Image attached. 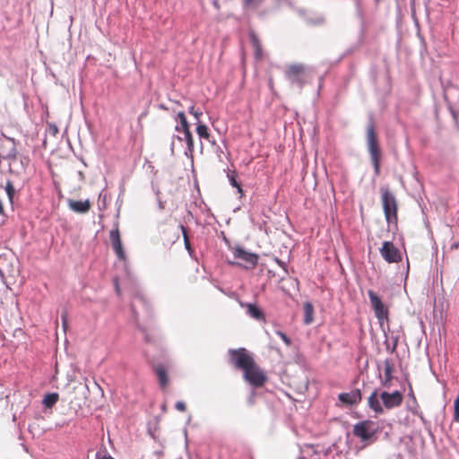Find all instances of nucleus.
<instances>
[{
  "label": "nucleus",
  "instance_id": "c756f323",
  "mask_svg": "<svg viewBox=\"0 0 459 459\" xmlns=\"http://www.w3.org/2000/svg\"><path fill=\"white\" fill-rule=\"evenodd\" d=\"M230 181H231L232 186H234L238 188V192H242V188H241L240 185L238 184V182L236 181V179L234 178H232L230 179Z\"/></svg>",
  "mask_w": 459,
  "mask_h": 459
},
{
  "label": "nucleus",
  "instance_id": "58836bf2",
  "mask_svg": "<svg viewBox=\"0 0 459 459\" xmlns=\"http://www.w3.org/2000/svg\"><path fill=\"white\" fill-rule=\"evenodd\" d=\"M53 131H55V133L57 132V128L56 127L53 128Z\"/></svg>",
  "mask_w": 459,
  "mask_h": 459
},
{
  "label": "nucleus",
  "instance_id": "bb28decb",
  "mask_svg": "<svg viewBox=\"0 0 459 459\" xmlns=\"http://www.w3.org/2000/svg\"><path fill=\"white\" fill-rule=\"evenodd\" d=\"M134 299L140 301L146 308H149V302L142 295H136Z\"/></svg>",
  "mask_w": 459,
  "mask_h": 459
},
{
  "label": "nucleus",
  "instance_id": "f704fd0d",
  "mask_svg": "<svg viewBox=\"0 0 459 459\" xmlns=\"http://www.w3.org/2000/svg\"><path fill=\"white\" fill-rule=\"evenodd\" d=\"M99 459H115L114 457H112L111 455H103L102 457H99Z\"/></svg>",
  "mask_w": 459,
  "mask_h": 459
},
{
  "label": "nucleus",
  "instance_id": "4be33fe9",
  "mask_svg": "<svg viewBox=\"0 0 459 459\" xmlns=\"http://www.w3.org/2000/svg\"><path fill=\"white\" fill-rule=\"evenodd\" d=\"M182 133L184 134L185 140H186V145H187L186 154L189 153L192 156V153H193L194 148H195L193 134H192L190 129H188L187 131H184Z\"/></svg>",
  "mask_w": 459,
  "mask_h": 459
},
{
  "label": "nucleus",
  "instance_id": "393cba45",
  "mask_svg": "<svg viewBox=\"0 0 459 459\" xmlns=\"http://www.w3.org/2000/svg\"><path fill=\"white\" fill-rule=\"evenodd\" d=\"M263 0H244V4L246 6L248 7H255L257 6L262 3Z\"/></svg>",
  "mask_w": 459,
  "mask_h": 459
},
{
  "label": "nucleus",
  "instance_id": "ea45409f",
  "mask_svg": "<svg viewBox=\"0 0 459 459\" xmlns=\"http://www.w3.org/2000/svg\"><path fill=\"white\" fill-rule=\"evenodd\" d=\"M53 131H55V133L57 132V128L56 127L53 128Z\"/></svg>",
  "mask_w": 459,
  "mask_h": 459
},
{
  "label": "nucleus",
  "instance_id": "4468645a",
  "mask_svg": "<svg viewBox=\"0 0 459 459\" xmlns=\"http://www.w3.org/2000/svg\"><path fill=\"white\" fill-rule=\"evenodd\" d=\"M243 307L247 308V314L254 319L258 321H264L265 317L263 311L255 305L252 303L241 304Z\"/></svg>",
  "mask_w": 459,
  "mask_h": 459
},
{
  "label": "nucleus",
  "instance_id": "ddd939ff",
  "mask_svg": "<svg viewBox=\"0 0 459 459\" xmlns=\"http://www.w3.org/2000/svg\"><path fill=\"white\" fill-rule=\"evenodd\" d=\"M153 370L160 387L165 388L169 385L168 368L163 364L159 363L153 366Z\"/></svg>",
  "mask_w": 459,
  "mask_h": 459
},
{
  "label": "nucleus",
  "instance_id": "473e14b6",
  "mask_svg": "<svg viewBox=\"0 0 459 459\" xmlns=\"http://www.w3.org/2000/svg\"><path fill=\"white\" fill-rule=\"evenodd\" d=\"M338 398L342 403H344V393L339 394Z\"/></svg>",
  "mask_w": 459,
  "mask_h": 459
},
{
  "label": "nucleus",
  "instance_id": "f8f14e48",
  "mask_svg": "<svg viewBox=\"0 0 459 459\" xmlns=\"http://www.w3.org/2000/svg\"><path fill=\"white\" fill-rule=\"evenodd\" d=\"M69 208L77 213H86L91 210V204L89 200L78 201V200H68Z\"/></svg>",
  "mask_w": 459,
  "mask_h": 459
},
{
  "label": "nucleus",
  "instance_id": "7c9ffc66",
  "mask_svg": "<svg viewBox=\"0 0 459 459\" xmlns=\"http://www.w3.org/2000/svg\"><path fill=\"white\" fill-rule=\"evenodd\" d=\"M454 409L455 411H459V395L457 396V398L455 400V403H454Z\"/></svg>",
  "mask_w": 459,
  "mask_h": 459
},
{
  "label": "nucleus",
  "instance_id": "9d476101",
  "mask_svg": "<svg viewBox=\"0 0 459 459\" xmlns=\"http://www.w3.org/2000/svg\"><path fill=\"white\" fill-rule=\"evenodd\" d=\"M235 258L246 263L247 266L255 267L258 261V256L253 253H249L241 247H237L233 251Z\"/></svg>",
  "mask_w": 459,
  "mask_h": 459
},
{
  "label": "nucleus",
  "instance_id": "20e7f679",
  "mask_svg": "<svg viewBox=\"0 0 459 459\" xmlns=\"http://www.w3.org/2000/svg\"><path fill=\"white\" fill-rule=\"evenodd\" d=\"M381 200L386 221L389 224H396L398 220V204L394 195L387 188L382 189Z\"/></svg>",
  "mask_w": 459,
  "mask_h": 459
},
{
  "label": "nucleus",
  "instance_id": "dca6fc26",
  "mask_svg": "<svg viewBox=\"0 0 459 459\" xmlns=\"http://www.w3.org/2000/svg\"><path fill=\"white\" fill-rule=\"evenodd\" d=\"M393 371L394 365L391 359H385L384 361V374H385V381L383 383L384 386H387L393 378Z\"/></svg>",
  "mask_w": 459,
  "mask_h": 459
},
{
  "label": "nucleus",
  "instance_id": "f257e3e1",
  "mask_svg": "<svg viewBox=\"0 0 459 459\" xmlns=\"http://www.w3.org/2000/svg\"><path fill=\"white\" fill-rule=\"evenodd\" d=\"M230 362L243 372V378L255 388L263 387L268 380L267 374L255 360L254 356L245 348L230 350Z\"/></svg>",
  "mask_w": 459,
  "mask_h": 459
},
{
  "label": "nucleus",
  "instance_id": "0eeeda50",
  "mask_svg": "<svg viewBox=\"0 0 459 459\" xmlns=\"http://www.w3.org/2000/svg\"><path fill=\"white\" fill-rule=\"evenodd\" d=\"M380 398L383 402L385 408H386L387 410L399 407L403 400V394L399 391H394L393 393L384 391L381 393Z\"/></svg>",
  "mask_w": 459,
  "mask_h": 459
},
{
  "label": "nucleus",
  "instance_id": "72a5a7b5",
  "mask_svg": "<svg viewBox=\"0 0 459 459\" xmlns=\"http://www.w3.org/2000/svg\"><path fill=\"white\" fill-rule=\"evenodd\" d=\"M131 309H132V312H133L134 316L136 317L137 316V312L135 310V305L134 303H132V305H131Z\"/></svg>",
  "mask_w": 459,
  "mask_h": 459
},
{
  "label": "nucleus",
  "instance_id": "c9c22d12",
  "mask_svg": "<svg viewBox=\"0 0 459 459\" xmlns=\"http://www.w3.org/2000/svg\"><path fill=\"white\" fill-rule=\"evenodd\" d=\"M269 87H270L271 90L273 89V78L269 79Z\"/></svg>",
  "mask_w": 459,
  "mask_h": 459
},
{
  "label": "nucleus",
  "instance_id": "e433bc0d",
  "mask_svg": "<svg viewBox=\"0 0 459 459\" xmlns=\"http://www.w3.org/2000/svg\"><path fill=\"white\" fill-rule=\"evenodd\" d=\"M195 111H196V109H195V107L194 106H191L189 108V113L193 116V114L195 113Z\"/></svg>",
  "mask_w": 459,
  "mask_h": 459
},
{
  "label": "nucleus",
  "instance_id": "6e6552de",
  "mask_svg": "<svg viewBox=\"0 0 459 459\" xmlns=\"http://www.w3.org/2000/svg\"><path fill=\"white\" fill-rule=\"evenodd\" d=\"M109 239L117 258L121 261H125L126 255L123 248L118 224H117L116 227L112 230H110Z\"/></svg>",
  "mask_w": 459,
  "mask_h": 459
},
{
  "label": "nucleus",
  "instance_id": "c85d7f7f",
  "mask_svg": "<svg viewBox=\"0 0 459 459\" xmlns=\"http://www.w3.org/2000/svg\"><path fill=\"white\" fill-rule=\"evenodd\" d=\"M202 114H203L202 111H200L198 109H196V111H195V113L193 114V117L195 118L196 123H202L200 121Z\"/></svg>",
  "mask_w": 459,
  "mask_h": 459
},
{
  "label": "nucleus",
  "instance_id": "a211bd4d",
  "mask_svg": "<svg viewBox=\"0 0 459 459\" xmlns=\"http://www.w3.org/2000/svg\"><path fill=\"white\" fill-rule=\"evenodd\" d=\"M361 401V393L359 388L346 394V404H356Z\"/></svg>",
  "mask_w": 459,
  "mask_h": 459
},
{
  "label": "nucleus",
  "instance_id": "a878e982",
  "mask_svg": "<svg viewBox=\"0 0 459 459\" xmlns=\"http://www.w3.org/2000/svg\"><path fill=\"white\" fill-rule=\"evenodd\" d=\"M175 408L179 411H186V403L184 402H181V401H178L175 404Z\"/></svg>",
  "mask_w": 459,
  "mask_h": 459
},
{
  "label": "nucleus",
  "instance_id": "b1692460",
  "mask_svg": "<svg viewBox=\"0 0 459 459\" xmlns=\"http://www.w3.org/2000/svg\"><path fill=\"white\" fill-rule=\"evenodd\" d=\"M5 191H6V194L8 195V197H9V200L11 202H13L15 190H14V187H13V186L11 181H8L6 183V185H5Z\"/></svg>",
  "mask_w": 459,
  "mask_h": 459
},
{
  "label": "nucleus",
  "instance_id": "f03ea898",
  "mask_svg": "<svg viewBox=\"0 0 459 459\" xmlns=\"http://www.w3.org/2000/svg\"><path fill=\"white\" fill-rule=\"evenodd\" d=\"M287 79L299 88L310 83L315 74L301 64H291L285 71Z\"/></svg>",
  "mask_w": 459,
  "mask_h": 459
},
{
  "label": "nucleus",
  "instance_id": "2f4dec72",
  "mask_svg": "<svg viewBox=\"0 0 459 459\" xmlns=\"http://www.w3.org/2000/svg\"><path fill=\"white\" fill-rule=\"evenodd\" d=\"M454 420L459 422V411H455L454 412Z\"/></svg>",
  "mask_w": 459,
  "mask_h": 459
},
{
  "label": "nucleus",
  "instance_id": "5701e85b",
  "mask_svg": "<svg viewBox=\"0 0 459 459\" xmlns=\"http://www.w3.org/2000/svg\"><path fill=\"white\" fill-rule=\"evenodd\" d=\"M180 229H181V231H182L185 247H186V248L189 252H191L192 251V247H191V244H190V240H189V237H188V233H187L186 228L184 225H180Z\"/></svg>",
  "mask_w": 459,
  "mask_h": 459
},
{
  "label": "nucleus",
  "instance_id": "1a4fd4ad",
  "mask_svg": "<svg viewBox=\"0 0 459 459\" xmlns=\"http://www.w3.org/2000/svg\"><path fill=\"white\" fill-rule=\"evenodd\" d=\"M373 423L368 420H365L362 422H359L354 426L353 429V434L357 437L361 438L362 440H368L369 439L373 434Z\"/></svg>",
  "mask_w": 459,
  "mask_h": 459
},
{
  "label": "nucleus",
  "instance_id": "4c0bfd02",
  "mask_svg": "<svg viewBox=\"0 0 459 459\" xmlns=\"http://www.w3.org/2000/svg\"><path fill=\"white\" fill-rule=\"evenodd\" d=\"M453 247L457 248V247H458V244H455V245H453Z\"/></svg>",
  "mask_w": 459,
  "mask_h": 459
},
{
  "label": "nucleus",
  "instance_id": "f3484780",
  "mask_svg": "<svg viewBox=\"0 0 459 459\" xmlns=\"http://www.w3.org/2000/svg\"><path fill=\"white\" fill-rule=\"evenodd\" d=\"M177 118L179 120V125L175 127L178 132H184L190 129V125L186 119V117L183 111H179L177 114Z\"/></svg>",
  "mask_w": 459,
  "mask_h": 459
},
{
  "label": "nucleus",
  "instance_id": "39448f33",
  "mask_svg": "<svg viewBox=\"0 0 459 459\" xmlns=\"http://www.w3.org/2000/svg\"><path fill=\"white\" fill-rule=\"evenodd\" d=\"M368 295L375 316L378 321L381 323L384 319H387L388 308L385 306L380 298L373 290H368Z\"/></svg>",
  "mask_w": 459,
  "mask_h": 459
},
{
  "label": "nucleus",
  "instance_id": "6ab92c4d",
  "mask_svg": "<svg viewBox=\"0 0 459 459\" xmlns=\"http://www.w3.org/2000/svg\"><path fill=\"white\" fill-rule=\"evenodd\" d=\"M304 310V323L309 325L313 322L314 307L311 303L306 302L303 307Z\"/></svg>",
  "mask_w": 459,
  "mask_h": 459
},
{
  "label": "nucleus",
  "instance_id": "2eb2a0df",
  "mask_svg": "<svg viewBox=\"0 0 459 459\" xmlns=\"http://www.w3.org/2000/svg\"><path fill=\"white\" fill-rule=\"evenodd\" d=\"M368 405L376 413L384 412V409L379 402L377 391H374L368 397Z\"/></svg>",
  "mask_w": 459,
  "mask_h": 459
},
{
  "label": "nucleus",
  "instance_id": "423d86ee",
  "mask_svg": "<svg viewBox=\"0 0 459 459\" xmlns=\"http://www.w3.org/2000/svg\"><path fill=\"white\" fill-rule=\"evenodd\" d=\"M379 251L382 257L389 264L398 263L402 260L400 250L393 242L385 241Z\"/></svg>",
  "mask_w": 459,
  "mask_h": 459
},
{
  "label": "nucleus",
  "instance_id": "cd10ccee",
  "mask_svg": "<svg viewBox=\"0 0 459 459\" xmlns=\"http://www.w3.org/2000/svg\"><path fill=\"white\" fill-rule=\"evenodd\" d=\"M277 334L281 337V339L289 346L290 345V338L282 332H277Z\"/></svg>",
  "mask_w": 459,
  "mask_h": 459
},
{
  "label": "nucleus",
  "instance_id": "aec40b11",
  "mask_svg": "<svg viewBox=\"0 0 459 459\" xmlns=\"http://www.w3.org/2000/svg\"><path fill=\"white\" fill-rule=\"evenodd\" d=\"M196 133L200 138L210 140L211 134L206 125L203 123H196Z\"/></svg>",
  "mask_w": 459,
  "mask_h": 459
},
{
  "label": "nucleus",
  "instance_id": "412c9836",
  "mask_svg": "<svg viewBox=\"0 0 459 459\" xmlns=\"http://www.w3.org/2000/svg\"><path fill=\"white\" fill-rule=\"evenodd\" d=\"M58 397L59 395L56 393L48 394L47 395H45L43 399V404L47 408H51L56 403V402L58 401Z\"/></svg>",
  "mask_w": 459,
  "mask_h": 459
},
{
  "label": "nucleus",
  "instance_id": "7ed1b4c3",
  "mask_svg": "<svg viewBox=\"0 0 459 459\" xmlns=\"http://www.w3.org/2000/svg\"><path fill=\"white\" fill-rule=\"evenodd\" d=\"M367 141H368V152L370 154L372 165L374 167L375 174L379 175L382 154H381L380 147L378 145L375 127L372 123H370L367 128Z\"/></svg>",
  "mask_w": 459,
  "mask_h": 459
},
{
  "label": "nucleus",
  "instance_id": "9b49d317",
  "mask_svg": "<svg viewBox=\"0 0 459 459\" xmlns=\"http://www.w3.org/2000/svg\"><path fill=\"white\" fill-rule=\"evenodd\" d=\"M250 43L254 48V56L256 61H261L264 58V50L263 45L258 38V36L255 32L249 33Z\"/></svg>",
  "mask_w": 459,
  "mask_h": 459
}]
</instances>
